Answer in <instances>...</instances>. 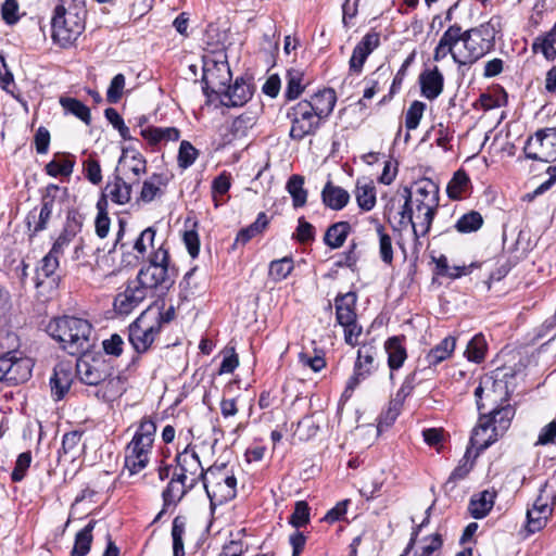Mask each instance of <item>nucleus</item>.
<instances>
[{"instance_id":"obj_17","label":"nucleus","mask_w":556,"mask_h":556,"mask_svg":"<svg viewBox=\"0 0 556 556\" xmlns=\"http://www.w3.org/2000/svg\"><path fill=\"white\" fill-rule=\"evenodd\" d=\"M418 80L422 97L430 101L435 100L443 91L444 76L438 66L424 70L419 74Z\"/></svg>"},{"instance_id":"obj_60","label":"nucleus","mask_w":556,"mask_h":556,"mask_svg":"<svg viewBox=\"0 0 556 556\" xmlns=\"http://www.w3.org/2000/svg\"><path fill=\"white\" fill-rule=\"evenodd\" d=\"M315 352L316 354L314 356H311L306 352H300L298 356L299 363L305 367H309L314 372H319L326 367V361L321 350H315Z\"/></svg>"},{"instance_id":"obj_43","label":"nucleus","mask_w":556,"mask_h":556,"mask_svg":"<svg viewBox=\"0 0 556 556\" xmlns=\"http://www.w3.org/2000/svg\"><path fill=\"white\" fill-rule=\"evenodd\" d=\"M60 104L65 111V113L76 116L86 125L91 124L90 109L80 100L71 97H61Z\"/></svg>"},{"instance_id":"obj_7","label":"nucleus","mask_w":556,"mask_h":556,"mask_svg":"<svg viewBox=\"0 0 556 556\" xmlns=\"http://www.w3.org/2000/svg\"><path fill=\"white\" fill-rule=\"evenodd\" d=\"M77 356L76 374L85 384L98 386L114 372L111 361L106 359L101 352L90 353L87 351Z\"/></svg>"},{"instance_id":"obj_4","label":"nucleus","mask_w":556,"mask_h":556,"mask_svg":"<svg viewBox=\"0 0 556 556\" xmlns=\"http://www.w3.org/2000/svg\"><path fill=\"white\" fill-rule=\"evenodd\" d=\"M286 117L291 124L289 137L296 142H301L306 137L315 136L325 124L324 121L317 117L311 103L303 100L289 106Z\"/></svg>"},{"instance_id":"obj_53","label":"nucleus","mask_w":556,"mask_h":556,"mask_svg":"<svg viewBox=\"0 0 556 556\" xmlns=\"http://www.w3.org/2000/svg\"><path fill=\"white\" fill-rule=\"evenodd\" d=\"M84 220L85 216L79 212L78 208H68L66 212V219L62 231L75 238L77 233L81 231Z\"/></svg>"},{"instance_id":"obj_33","label":"nucleus","mask_w":556,"mask_h":556,"mask_svg":"<svg viewBox=\"0 0 556 556\" xmlns=\"http://www.w3.org/2000/svg\"><path fill=\"white\" fill-rule=\"evenodd\" d=\"M168 179L163 174H152V176L142 184L139 200L150 203L156 198L163 195L162 187L167 185Z\"/></svg>"},{"instance_id":"obj_61","label":"nucleus","mask_w":556,"mask_h":556,"mask_svg":"<svg viewBox=\"0 0 556 556\" xmlns=\"http://www.w3.org/2000/svg\"><path fill=\"white\" fill-rule=\"evenodd\" d=\"M464 37L462 26L459 24H453L443 33L439 41L445 47L451 48L452 51H455L456 45L464 42Z\"/></svg>"},{"instance_id":"obj_63","label":"nucleus","mask_w":556,"mask_h":556,"mask_svg":"<svg viewBox=\"0 0 556 556\" xmlns=\"http://www.w3.org/2000/svg\"><path fill=\"white\" fill-rule=\"evenodd\" d=\"M104 116L112 124V126L118 130L121 137L124 140L132 139L129 128L125 125L123 117L114 108L105 109Z\"/></svg>"},{"instance_id":"obj_21","label":"nucleus","mask_w":556,"mask_h":556,"mask_svg":"<svg viewBox=\"0 0 556 556\" xmlns=\"http://www.w3.org/2000/svg\"><path fill=\"white\" fill-rule=\"evenodd\" d=\"M73 380V371L67 364H58L54 367L49 383L51 394L55 401L64 399L65 394L70 391Z\"/></svg>"},{"instance_id":"obj_38","label":"nucleus","mask_w":556,"mask_h":556,"mask_svg":"<svg viewBox=\"0 0 556 556\" xmlns=\"http://www.w3.org/2000/svg\"><path fill=\"white\" fill-rule=\"evenodd\" d=\"M305 179L302 175L294 174L289 177L286 190L292 199L294 208L303 207L307 201V190L304 188Z\"/></svg>"},{"instance_id":"obj_52","label":"nucleus","mask_w":556,"mask_h":556,"mask_svg":"<svg viewBox=\"0 0 556 556\" xmlns=\"http://www.w3.org/2000/svg\"><path fill=\"white\" fill-rule=\"evenodd\" d=\"M293 267L292 257L285 256L270 262L268 274L274 281L278 282L286 279L293 270Z\"/></svg>"},{"instance_id":"obj_20","label":"nucleus","mask_w":556,"mask_h":556,"mask_svg":"<svg viewBox=\"0 0 556 556\" xmlns=\"http://www.w3.org/2000/svg\"><path fill=\"white\" fill-rule=\"evenodd\" d=\"M416 211L422 212L424 207H438L439 206V186L429 178L420 179L416 182V197H415Z\"/></svg>"},{"instance_id":"obj_1","label":"nucleus","mask_w":556,"mask_h":556,"mask_svg":"<svg viewBox=\"0 0 556 556\" xmlns=\"http://www.w3.org/2000/svg\"><path fill=\"white\" fill-rule=\"evenodd\" d=\"M47 333L60 343L67 354L77 356L92 346L91 324L83 318L62 316L53 318L47 325Z\"/></svg>"},{"instance_id":"obj_9","label":"nucleus","mask_w":556,"mask_h":556,"mask_svg":"<svg viewBox=\"0 0 556 556\" xmlns=\"http://www.w3.org/2000/svg\"><path fill=\"white\" fill-rule=\"evenodd\" d=\"M33 361L29 357L17 356L16 351L0 355V382L17 386L31 377Z\"/></svg>"},{"instance_id":"obj_24","label":"nucleus","mask_w":556,"mask_h":556,"mask_svg":"<svg viewBox=\"0 0 556 556\" xmlns=\"http://www.w3.org/2000/svg\"><path fill=\"white\" fill-rule=\"evenodd\" d=\"M357 294L354 291L338 293L334 298L336 320L339 325L357 319Z\"/></svg>"},{"instance_id":"obj_31","label":"nucleus","mask_w":556,"mask_h":556,"mask_svg":"<svg viewBox=\"0 0 556 556\" xmlns=\"http://www.w3.org/2000/svg\"><path fill=\"white\" fill-rule=\"evenodd\" d=\"M495 492L484 490L477 495H473L468 505L469 514L475 519L484 518L493 508Z\"/></svg>"},{"instance_id":"obj_16","label":"nucleus","mask_w":556,"mask_h":556,"mask_svg":"<svg viewBox=\"0 0 556 556\" xmlns=\"http://www.w3.org/2000/svg\"><path fill=\"white\" fill-rule=\"evenodd\" d=\"M380 46V35L377 31L367 33L354 47L349 61V71L359 75L367 58Z\"/></svg>"},{"instance_id":"obj_44","label":"nucleus","mask_w":556,"mask_h":556,"mask_svg":"<svg viewBox=\"0 0 556 556\" xmlns=\"http://www.w3.org/2000/svg\"><path fill=\"white\" fill-rule=\"evenodd\" d=\"M470 186V178L464 169L454 173L446 187L447 197L452 200L462 199Z\"/></svg>"},{"instance_id":"obj_41","label":"nucleus","mask_w":556,"mask_h":556,"mask_svg":"<svg viewBox=\"0 0 556 556\" xmlns=\"http://www.w3.org/2000/svg\"><path fill=\"white\" fill-rule=\"evenodd\" d=\"M52 213L40 207L39 212L37 207H34L28 212L26 216V225L30 231L29 238H34L39 232L47 229Z\"/></svg>"},{"instance_id":"obj_28","label":"nucleus","mask_w":556,"mask_h":556,"mask_svg":"<svg viewBox=\"0 0 556 556\" xmlns=\"http://www.w3.org/2000/svg\"><path fill=\"white\" fill-rule=\"evenodd\" d=\"M76 164L75 155L71 153H55L54 157L46 164L45 173L53 178L66 177L70 178L73 174Z\"/></svg>"},{"instance_id":"obj_13","label":"nucleus","mask_w":556,"mask_h":556,"mask_svg":"<svg viewBox=\"0 0 556 556\" xmlns=\"http://www.w3.org/2000/svg\"><path fill=\"white\" fill-rule=\"evenodd\" d=\"M175 462L176 469L174 473H182L185 476L184 480L194 483V486L199 481L204 483L208 477L207 470L204 471L202 467L198 453L190 444L176 455Z\"/></svg>"},{"instance_id":"obj_54","label":"nucleus","mask_w":556,"mask_h":556,"mask_svg":"<svg viewBox=\"0 0 556 556\" xmlns=\"http://www.w3.org/2000/svg\"><path fill=\"white\" fill-rule=\"evenodd\" d=\"M185 519L177 516L173 520L172 538H173V556H185L182 535L185 533Z\"/></svg>"},{"instance_id":"obj_15","label":"nucleus","mask_w":556,"mask_h":556,"mask_svg":"<svg viewBox=\"0 0 556 556\" xmlns=\"http://www.w3.org/2000/svg\"><path fill=\"white\" fill-rule=\"evenodd\" d=\"M151 293L137 280L127 282L125 290L114 300V308L121 315H128L138 307Z\"/></svg>"},{"instance_id":"obj_55","label":"nucleus","mask_w":556,"mask_h":556,"mask_svg":"<svg viewBox=\"0 0 556 556\" xmlns=\"http://www.w3.org/2000/svg\"><path fill=\"white\" fill-rule=\"evenodd\" d=\"M311 508L305 501H298L293 513L289 517V523L295 529L305 527L309 522Z\"/></svg>"},{"instance_id":"obj_5","label":"nucleus","mask_w":556,"mask_h":556,"mask_svg":"<svg viewBox=\"0 0 556 556\" xmlns=\"http://www.w3.org/2000/svg\"><path fill=\"white\" fill-rule=\"evenodd\" d=\"M52 39L61 47L73 45L85 29V17L77 12H71L63 4L53 10L51 18Z\"/></svg>"},{"instance_id":"obj_2","label":"nucleus","mask_w":556,"mask_h":556,"mask_svg":"<svg viewBox=\"0 0 556 556\" xmlns=\"http://www.w3.org/2000/svg\"><path fill=\"white\" fill-rule=\"evenodd\" d=\"M155 433V421L150 417H143L125 448V468L130 475H136L148 466Z\"/></svg>"},{"instance_id":"obj_11","label":"nucleus","mask_w":556,"mask_h":556,"mask_svg":"<svg viewBox=\"0 0 556 556\" xmlns=\"http://www.w3.org/2000/svg\"><path fill=\"white\" fill-rule=\"evenodd\" d=\"M377 348L372 344H364L357 351L353 375L346 382L343 395L349 397L362 380L367 379L377 368Z\"/></svg>"},{"instance_id":"obj_23","label":"nucleus","mask_w":556,"mask_h":556,"mask_svg":"<svg viewBox=\"0 0 556 556\" xmlns=\"http://www.w3.org/2000/svg\"><path fill=\"white\" fill-rule=\"evenodd\" d=\"M384 350L388 354V366L391 370L390 378L393 379V371L400 369L407 358L405 348V336H393L384 342Z\"/></svg>"},{"instance_id":"obj_19","label":"nucleus","mask_w":556,"mask_h":556,"mask_svg":"<svg viewBox=\"0 0 556 556\" xmlns=\"http://www.w3.org/2000/svg\"><path fill=\"white\" fill-rule=\"evenodd\" d=\"M498 434L493 431L490 419H486L484 413L478 418V424L470 435V444L478 451H484L498 440Z\"/></svg>"},{"instance_id":"obj_64","label":"nucleus","mask_w":556,"mask_h":556,"mask_svg":"<svg viewBox=\"0 0 556 556\" xmlns=\"http://www.w3.org/2000/svg\"><path fill=\"white\" fill-rule=\"evenodd\" d=\"M316 229L315 227L305 220L302 216L298 219V227L292 238L299 241L300 243H306L313 241L315 239Z\"/></svg>"},{"instance_id":"obj_57","label":"nucleus","mask_w":556,"mask_h":556,"mask_svg":"<svg viewBox=\"0 0 556 556\" xmlns=\"http://www.w3.org/2000/svg\"><path fill=\"white\" fill-rule=\"evenodd\" d=\"M199 151L187 140L180 142L177 162L182 169L190 167L197 160Z\"/></svg>"},{"instance_id":"obj_30","label":"nucleus","mask_w":556,"mask_h":556,"mask_svg":"<svg viewBox=\"0 0 556 556\" xmlns=\"http://www.w3.org/2000/svg\"><path fill=\"white\" fill-rule=\"evenodd\" d=\"M140 135L150 146H156L161 142L178 141L180 130L176 127L148 126L141 129Z\"/></svg>"},{"instance_id":"obj_40","label":"nucleus","mask_w":556,"mask_h":556,"mask_svg":"<svg viewBox=\"0 0 556 556\" xmlns=\"http://www.w3.org/2000/svg\"><path fill=\"white\" fill-rule=\"evenodd\" d=\"M68 188L60 187L56 184H49L41 191L40 207L52 213L56 201H64L68 197Z\"/></svg>"},{"instance_id":"obj_59","label":"nucleus","mask_w":556,"mask_h":556,"mask_svg":"<svg viewBox=\"0 0 556 556\" xmlns=\"http://www.w3.org/2000/svg\"><path fill=\"white\" fill-rule=\"evenodd\" d=\"M83 173L88 181L97 186L102 181V169L99 161L89 156L83 162Z\"/></svg>"},{"instance_id":"obj_49","label":"nucleus","mask_w":556,"mask_h":556,"mask_svg":"<svg viewBox=\"0 0 556 556\" xmlns=\"http://www.w3.org/2000/svg\"><path fill=\"white\" fill-rule=\"evenodd\" d=\"M255 125V116L249 113H243L237 116L229 128V138L227 141L230 142L235 139L247 136L248 130Z\"/></svg>"},{"instance_id":"obj_3","label":"nucleus","mask_w":556,"mask_h":556,"mask_svg":"<svg viewBox=\"0 0 556 556\" xmlns=\"http://www.w3.org/2000/svg\"><path fill=\"white\" fill-rule=\"evenodd\" d=\"M225 70L226 77L219 85L223 87V91L226 98H228V102H223L226 106H242L244 105L253 94V87L249 84L243 77H238L233 85L227 86V83L230 80V68L227 65L218 66L216 63L213 65V68H204L202 76V89L203 93L207 97H211L213 93H217L218 91L210 86V75H214V71Z\"/></svg>"},{"instance_id":"obj_8","label":"nucleus","mask_w":556,"mask_h":556,"mask_svg":"<svg viewBox=\"0 0 556 556\" xmlns=\"http://www.w3.org/2000/svg\"><path fill=\"white\" fill-rule=\"evenodd\" d=\"M151 317V311H143L128 327V340L139 354L149 351L161 332Z\"/></svg>"},{"instance_id":"obj_36","label":"nucleus","mask_w":556,"mask_h":556,"mask_svg":"<svg viewBox=\"0 0 556 556\" xmlns=\"http://www.w3.org/2000/svg\"><path fill=\"white\" fill-rule=\"evenodd\" d=\"M556 23L552 29L544 35L536 37L532 43V51L534 53L541 52L547 61L556 59Z\"/></svg>"},{"instance_id":"obj_62","label":"nucleus","mask_w":556,"mask_h":556,"mask_svg":"<svg viewBox=\"0 0 556 556\" xmlns=\"http://www.w3.org/2000/svg\"><path fill=\"white\" fill-rule=\"evenodd\" d=\"M31 463V453L29 451L23 452L17 456L15 462V466L11 473V480L13 482H21L30 466Z\"/></svg>"},{"instance_id":"obj_48","label":"nucleus","mask_w":556,"mask_h":556,"mask_svg":"<svg viewBox=\"0 0 556 556\" xmlns=\"http://www.w3.org/2000/svg\"><path fill=\"white\" fill-rule=\"evenodd\" d=\"M404 404L392 397L386 409H383L378 417V431L381 432L383 429H388L394 425L395 420L402 413Z\"/></svg>"},{"instance_id":"obj_26","label":"nucleus","mask_w":556,"mask_h":556,"mask_svg":"<svg viewBox=\"0 0 556 556\" xmlns=\"http://www.w3.org/2000/svg\"><path fill=\"white\" fill-rule=\"evenodd\" d=\"M118 163L134 175V178H131L128 174H125L126 178L132 184L139 181V177L147 172L146 157L140 152L131 148L123 149Z\"/></svg>"},{"instance_id":"obj_29","label":"nucleus","mask_w":556,"mask_h":556,"mask_svg":"<svg viewBox=\"0 0 556 556\" xmlns=\"http://www.w3.org/2000/svg\"><path fill=\"white\" fill-rule=\"evenodd\" d=\"M132 182H127L119 175H114V179L108 182L104 191L110 200L118 205H124L131 200Z\"/></svg>"},{"instance_id":"obj_56","label":"nucleus","mask_w":556,"mask_h":556,"mask_svg":"<svg viewBox=\"0 0 556 556\" xmlns=\"http://www.w3.org/2000/svg\"><path fill=\"white\" fill-rule=\"evenodd\" d=\"M469 29L473 35L479 37L481 41L485 42V45L494 50L497 25L493 22V20H490L488 23L481 24L478 27H472Z\"/></svg>"},{"instance_id":"obj_37","label":"nucleus","mask_w":556,"mask_h":556,"mask_svg":"<svg viewBox=\"0 0 556 556\" xmlns=\"http://www.w3.org/2000/svg\"><path fill=\"white\" fill-rule=\"evenodd\" d=\"M96 523L97 520L92 519L76 533L71 556H86L90 552L93 539L92 531Z\"/></svg>"},{"instance_id":"obj_32","label":"nucleus","mask_w":556,"mask_h":556,"mask_svg":"<svg viewBox=\"0 0 556 556\" xmlns=\"http://www.w3.org/2000/svg\"><path fill=\"white\" fill-rule=\"evenodd\" d=\"M352 231V226L349 222L341 220L331 224L325 235H324V243L330 249H339L346 241L349 235Z\"/></svg>"},{"instance_id":"obj_47","label":"nucleus","mask_w":556,"mask_h":556,"mask_svg":"<svg viewBox=\"0 0 556 556\" xmlns=\"http://www.w3.org/2000/svg\"><path fill=\"white\" fill-rule=\"evenodd\" d=\"M483 217L478 211H470L463 214L454 225L459 233H471L478 231L483 226Z\"/></svg>"},{"instance_id":"obj_39","label":"nucleus","mask_w":556,"mask_h":556,"mask_svg":"<svg viewBox=\"0 0 556 556\" xmlns=\"http://www.w3.org/2000/svg\"><path fill=\"white\" fill-rule=\"evenodd\" d=\"M355 199L358 207L364 212L371 211L376 205V188L371 181H356Z\"/></svg>"},{"instance_id":"obj_58","label":"nucleus","mask_w":556,"mask_h":556,"mask_svg":"<svg viewBox=\"0 0 556 556\" xmlns=\"http://www.w3.org/2000/svg\"><path fill=\"white\" fill-rule=\"evenodd\" d=\"M425 110L426 104L421 101L415 100L410 103L405 115V127L408 130H414L418 127Z\"/></svg>"},{"instance_id":"obj_10","label":"nucleus","mask_w":556,"mask_h":556,"mask_svg":"<svg viewBox=\"0 0 556 556\" xmlns=\"http://www.w3.org/2000/svg\"><path fill=\"white\" fill-rule=\"evenodd\" d=\"M527 159L543 163L556 161V134L552 128L539 129L530 136L523 147Z\"/></svg>"},{"instance_id":"obj_51","label":"nucleus","mask_w":556,"mask_h":556,"mask_svg":"<svg viewBox=\"0 0 556 556\" xmlns=\"http://www.w3.org/2000/svg\"><path fill=\"white\" fill-rule=\"evenodd\" d=\"M486 341L482 333L476 334L467 344L465 356L469 362L481 363L486 353Z\"/></svg>"},{"instance_id":"obj_46","label":"nucleus","mask_w":556,"mask_h":556,"mask_svg":"<svg viewBox=\"0 0 556 556\" xmlns=\"http://www.w3.org/2000/svg\"><path fill=\"white\" fill-rule=\"evenodd\" d=\"M403 198H404V204L402 205L401 211L399 212L401 218L399 220V224L401 226H406L409 224L413 228L414 237L416 243H418L419 240V230L417 228L416 223L413 219L414 211H413V199H412V190L409 187H405L403 189Z\"/></svg>"},{"instance_id":"obj_12","label":"nucleus","mask_w":556,"mask_h":556,"mask_svg":"<svg viewBox=\"0 0 556 556\" xmlns=\"http://www.w3.org/2000/svg\"><path fill=\"white\" fill-rule=\"evenodd\" d=\"M177 275L176 268H159L146 265L138 271L136 279L151 295L155 291L165 294L174 286Z\"/></svg>"},{"instance_id":"obj_35","label":"nucleus","mask_w":556,"mask_h":556,"mask_svg":"<svg viewBox=\"0 0 556 556\" xmlns=\"http://www.w3.org/2000/svg\"><path fill=\"white\" fill-rule=\"evenodd\" d=\"M456 346V339L454 337L444 338L439 344L433 346L427 354L426 361L428 365L437 366L443 361L447 359L454 352Z\"/></svg>"},{"instance_id":"obj_45","label":"nucleus","mask_w":556,"mask_h":556,"mask_svg":"<svg viewBox=\"0 0 556 556\" xmlns=\"http://www.w3.org/2000/svg\"><path fill=\"white\" fill-rule=\"evenodd\" d=\"M146 311L152 312V317L154 325L157 326L160 330L169 323H172L176 317V309L174 305H169L166 309H164V301H155L152 305H150Z\"/></svg>"},{"instance_id":"obj_18","label":"nucleus","mask_w":556,"mask_h":556,"mask_svg":"<svg viewBox=\"0 0 556 556\" xmlns=\"http://www.w3.org/2000/svg\"><path fill=\"white\" fill-rule=\"evenodd\" d=\"M303 101L309 102L317 117L326 123L336 106L337 94L332 88H324L313 93L308 99H303Z\"/></svg>"},{"instance_id":"obj_25","label":"nucleus","mask_w":556,"mask_h":556,"mask_svg":"<svg viewBox=\"0 0 556 556\" xmlns=\"http://www.w3.org/2000/svg\"><path fill=\"white\" fill-rule=\"evenodd\" d=\"M515 414L516 409L509 403L498 405L489 413H484L486 419H490V425L493 428V431H495L500 438L509 429Z\"/></svg>"},{"instance_id":"obj_22","label":"nucleus","mask_w":556,"mask_h":556,"mask_svg":"<svg viewBox=\"0 0 556 556\" xmlns=\"http://www.w3.org/2000/svg\"><path fill=\"white\" fill-rule=\"evenodd\" d=\"M182 473H174L167 486L162 492L164 507L176 506L184 496L194 488V483L184 480Z\"/></svg>"},{"instance_id":"obj_27","label":"nucleus","mask_w":556,"mask_h":556,"mask_svg":"<svg viewBox=\"0 0 556 556\" xmlns=\"http://www.w3.org/2000/svg\"><path fill=\"white\" fill-rule=\"evenodd\" d=\"M320 197L323 204L333 211L343 210L350 201V193L344 188L333 185L331 180L325 184Z\"/></svg>"},{"instance_id":"obj_42","label":"nucleus","mask_w":556,"mask_h":556,"mask_svg":"<svg viewBox=\"0 0 556 556\" xmlns=\"http://www.w3.org/2000/svg\"><path fill=\"white\" fill-rule=\"evenodd\" d=\"M59 257L51 252H48L42 260L40 261L39 266L36 269V287L39 288L43 278H51L52 282H56V278H54V274L59 268Z\"/></svg>"},{"instance_id":"obj_6","label":"nucleus","mask_w":556,"mask_h":556,"mask_svg":"<svg viewBox=\"0 0 556 556\" xmlns=\"http://www.w3.org/2000/svg\"><path fill=\"white\" fill-rule=\"evenodd\" d=\"M225 467L224 464L211 466L207 469L208 477L203 483L212 511L216 506L233 500L237 495V479L233 475L225 476L223 473Z\"/></svg>"},{"instance_id":"obj_50","label":"nucleus","mask_w":556,"mask_h":556,"mask_svg":"<svg viewBox=\"0 0 556 556\" xmlns=\"http://www.w3.org/2000/svg\"><path fill=\"white\" fill-rule=\"evenodd\" d=\"M286 77L287 87L283 96L287 101H293L304 91V86L302 85L303 73L299 70L291 68L287 72Z\"/></svg>"},{"instance_id":"obj_14","label":"nucleus","mask_w":556,"mask_h":556,"mask_svg":"<svg viewBox=\"0 0 556 556\" xmlns=\"http://www.w3.org/2000/svg\"><path fill=\"white\" fill-rule=\"evenodd\" d=\"M464 51L453 53V61L458 65V67L471 66L484 55L493 51L492 48L473 35L470 29L464 30Z\"/></svg>"},{"instance_id":"obj_34","label":"nucleus","mask_w":556,"mask_h":556,"mask_svg":"<svg viewBox=\"0 0 556 556\" xmlns=\"http://www.w3.org/2000/svg\"><path fill=\"white\" fill-rule=\"evenodd\" d=\"M268 224L269 218L266 213H258L256 219L251 225L239 230L232 248L235 249L239 243L242 245L247 244L251 239L261 235L267 228Z\"/></svg>"}]
</instances>
